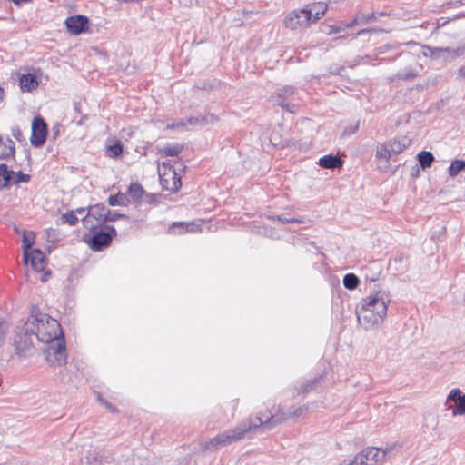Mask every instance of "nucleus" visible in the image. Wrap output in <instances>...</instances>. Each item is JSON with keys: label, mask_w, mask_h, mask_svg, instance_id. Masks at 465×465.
<instances>
[{"label": "nucleus", "mask_w": 465, "mask_h": 465, "mask_svg": "<svg viewBox=\"0 0 465 465\" xmlns=\"http://www.w3.org/2000/svg\"><path fill=\"white\" fill-rule=\"evenodd\" d=\"M286 27L295 30L298 27H305L311 23L308 15L303 8L298 11H292L287 15L284 19Z\"/></svg>", "instance_id": "11"}, {"label": "nucleus", "mask_w": 465, "mask_h": 465, "mask_svg": "<svg viewBox=\"0 0 465 465\" xmlns=\"http://www.w3.org/2000/svg\"><path fill=\"white\" fill-rule=\"evenodd\" d=\"M343 285L348 290H354L356 289L360 284V279L359 277L354 273H347L343 277Z\"/></svg>", "instance_id": "24"}, {"label": "nucleus", "mask_w": 465, "mask_h": 465, "mask_svg": "<svg viewBox=\"0 0 465 465\" xmlns=\"http://www.w3.org/2000/svg\"><path fill=\"white\" fill-rule=\"evenodd\" d=\"M457 74H458V77H459V78H461V79H464V78H465V65L460 66V67L458 69Z\"/></svg>", "instance_id": "47"}, {"label": "nucleus", "mask_w": 465, "mask_h": 465, "mask_svg": "<svg viewBox=\"0 0 465 465\" xmlns=\"http://www.w3.org/2000/svg\"><path fill=\"white\" fill-rule=\"evenodd\" d=\"M4 99V89L0 87V104L3 102Z\"/></svg>", "instance_id": "55"}, {"label": "nucleus", "mask_w": 465, "mask_h": 465, "mask_svg": "<svg viewBox=\"0 0 465 465\" xmlns=\"http://www.w3.org/2000/svg\"><path fill=\"white\" fill-rule=\"evenodd\" d=\"M88 118V115L87 114H81V117L79 120L76 121V124L78 126H82L85 123V120Z\"/></svg>", "instance_id": "46"}, {"label": "nucleus", "mask_w": 465, "mask_h": 465, "mask_svg": "<svg viewBox=\"0 0 465 465\" xmlns=\"http://www.w3.org/2000/svg\"><path fill=\"white\" fill-rule=\"evenodd\" d=\"M183 148V145L180 144H168L163 147V152L166 156H177Z\"/></svg>", "instance_id": "28"}, {"label": "nucleus", "mask_w": 465, "mask_h": 465, "mask_svg": "<svg viewBox=\"0 0 465 465\" xmlns=\"http://www.w3.org/2000/svg\"><path fill=\"white\" fill-rule=\"evenodd\" d=\"M98 401L101 402V404H104L109 411L113 413L117 412V409L112 403L103 399L101 396H98Z\"/></svg>", "instance_id": "40"}, {"label": "nucleus", "mask_w": 465, "mask_h": 465, "mask_svg": "<svg viewBox=\"0 0 465 465\" xmlns=\"http://www.w3.org/2000/svg\"><path fill=\"white\" fill-rule=\"evenodd\" d=\"M344 25H331L330 33L337 34L341 33L344 29Z\"/></svg>", "instance_id": "43"}, {"label": "nucleus", "mask_w": 465, "mask_h": 465, "mask_svg": "<svg viewBox=\"0 0 465 465\" xmlns=\"http://www.w3.org/2000/svg\"><path fill=\"white\" fill-rule=\"evenodd\" d=\"M75 212V214H84L86 211V209L84 207H80V208H77L75 210H74Z\"/></svg>", "instance_id": "52"}, {"label": "nucleus", "mask_w": 465, "mask_h": 465, "mask_svg": "<svg viewBox=\"0 0 465 465\" xmlns=\"http://www.w3.org/2000/svg\"><path fill=\"white\" fill-rule=\"evenodd\" d=\"M47 124L41 116L35 117L32 122L31 144L34 147H41L45 144L47 136Z\"/></svg>", "instance_id": "6"}, {"label": "nucleus", "mask_w": 465, "mask_h": 465, "mask_svg": "<svg viewBox=\"0 0 465 465\" xmlns=\"http://www.w3.org/2000/svg\"><path fill=\"white\" fill-rule=\"evenodd\" d=\"M328 6L323 2L312 3L307 5L303 10L308 15L311 22H316L324 15Z\"/></svg>", "instance_id": "13"}, {"label": "nucleus", "mask_w": 465, "mask_h": 465, "mask_svg": "<svg viewBox=\"0 0 465 465\" xmlns=\"http://www.w3.org/2000/svg\"><path fill=\"white\" fill-rule=\"evenodd\" d=\"M120 219H128V216L110 210V214L107 215V222H115Z\"/></svg>", "instance_id": "38"}, {"label": "nucleus", "mask_w": 465, "mask_h": 465, "mask_svg": "<svg viewBox=\"0 0 465 465\" xmlns=\"http://www.w3.org/2000/svg\"><path fill=\"white\" fill-rule=\"evenodd\" d=\"M277 219L284 223H299L300 220L298 219H295V218H288L286 217L285 215H279L277 216Z\"/></svg>", "instance_id": "42"}, {"label": "nucleus", "mask_w": 465, "mask_h": 465, "mask_svg": "<svg viewBox=\"0 0 465 465\" xmlns=\"http://www.w3.org/2000/svg\"><path fill=\"white\" fill-rule=\"evenodd\" d=\"M307 411L308 406L303 405L293 411H289L288 412L279 411L277 413L272 414L271 411H267L266 413L262 416L249 417L242 420L236 428L220 433L210 440L205 443L203 448L205 450H212L230 445L246 437L250 438L258 430L263 432L271 430L278 424L286 421L289 418H299Z\"/></svg>", "instance_id": "2"}, {"label": "nucleus", "mask_w": 465, "mask_h": 465, "mask_svg": "<svg viewBox=\"0 0 465 465\" xmlns=\"http://www.w3.org/2000/svg\"><path fill=\"white\" fill-rule=\"evenodd\" d=\"M390 150L393 154H399L403 152L409 145V140L404 137L401 140L394 139L389 142Z\"/></svg>", "instance_id": "22"}, {"label": "nucleus", "mask_w": 465, "mask_h": 465, "mask_svg": "<svg viewBox=\"0 0 465 465\" xmlns=\"http://www.w3.org/2000/svg\"><path fill=\"white\" fill-rule=\"evenodd\" d=\"M31 180V176L29 174L24 173L22 171L15 172L14 176H12V184H19L21 183H29Z\"/></svg>", "instance_id": "31"}, {"label": "nucleus", "mask_w": 465, "mask_h": 465, "mask_svg": "<svg viewBox=\"0 0 465 465\" xmlns=\"http://www.w3.org/2000/svg\"><path fill=\"white\" fill-rule=\"evenodd\" d=\"M10 2H13L16 6L20 7L24 4L31 3L33 0H9Z\"/></svg>", "instance_id": "44"}, {"label": "nucleus", "mask_w": 465, "mask_h": 465, "mask_svg": "<svg viewBox=\"0 0 465 465\" xmlns=\"http://www.w3.org/2000/svg\"><path fill=\"white\" fill-rule=\"evenodd\" d=\"M127 193L134 201H141L145 194L144 189L138 183H132L128 187Z\"/></svg>", "instance_id": "23"}, {"label": "nucleus", "mask_w": 465, "mask_h": 465, "mask_svg": "<svg viewBox=\"0 0 465 465\" xmlns=\"http://www.w3.org/2000/svg\"><path fill=\"white\" fill-rule=\"evenodd\" d=\"M425 48L428 52H425L424 54L426 56H430L432 59H446L447 56L450 55L452 57H460L465 54L464 46H459L457 48L425 46Z\"/></svg>", "instance_id": "8"}, {"label": "nucleus", "mask_w": 465, "mask_h": 465, "mask_svg": "<svg viewBox=\"0 0 465 465\" xmlns=\"http://www.w3.org/2000/svg\"><path fill=\"white\" fill-rule=\"evenodd\" d=\"M418 173H419V169L417 168V169H416V172L411 173V175H412V176H416V175H418Z\"/></svg>", "instance_id": "57"}, {"label": "nucleus", "mask_w": 465, "mask_h": 465, "mask_svg": "<svg viewBox=\"0 0 465 465\" xmlns=\"http://www.w3.org/2000/svg\"><path fill=\"white\" fill-rule=\"evenodd\" d=\"M463 170H465V161L454 160L449 166L448 173L450 177H456Z\"/></svg>", "instance_id": "25"}, {"label": "nucleus", "mask_w": 465, "mask_h": 465, "mask_svg": "<svg viewBox=\"0 0 465 465\" xmlns=\"http://www.w3.org/2000/svg\"><path fill=\"white\" fill-rule=\"evenodd\" d=\"M434 159V155L429 151H421L417 155V160L423 170L430 168Z\"/></svg>", "instance_id": "21"}, {"label": "nucleus", "mask_w": 465, "mask_h": 465, "mask_svg": "<svg viewBox=\"0 0 465 465\" xmlns=\"http://www.w3.org/2000/svg\"><path fill=\"white\" fill-rule=\"evenodd\" d=\"M173 227H179L181 228L182 230H184V227H186V232L189 231L188 227L189 225L188 224H185L183 223H173Z\"/></svg>", "instance_id": "50"}, {"label": "nucleus", "mask_w": 465, "mask_h": 465, "mask_svg": "<svg viewBox=\"0 0 465 465\" xmlns=\"http://www.w3.org/2000/svg\"><path fill=\"white\" fill-rule=\"evenodd\" d=\"M388 311L384 298L376 292L362 299L356 307L359 324L365 330H371L383 322Z\"/></svg>", "instance_id": "3"}, {"label": "nucleus", "mask_w": 465, "mask_h": 465, "mask_svg": "<svg viewBox=\"0 0 465 465\" xmlns=\"http://www.w3.org/2000/svg\"><path fill=\"white\" fill-rule=\"evenodd\" d=\"M143 196L145 197L144 202H146V203H152L154 200L153 194L145 193Z\"/></svg>", "instance_id": "49"}, {"label": "nucleus", "mask_w": 465, "mask_h": 465, "mask_svg": "<svg viewBox=\"0 0 465 465\" xmlns=\"http://www.w3.org/2000/svg\"><path fill=\"white\" fill-rule=\"evenodd\" d=\"M15 152V143L9 137L0 136V159L12 157Z\"/></svg>", "instance_id": "16"}, {"label": "nucleus", "mask_w": 465, "mask_h": 465, "mask_svg": "<svg viewBox=\"0 0 465 465\" xmlns=\"http://www.w3.org/2000/svg\"><path fill=\"white\" fill-rule=\"evenodd\" d=\"M373 29H362V30H360L358 33H357V35H363L367 32H370V31H372Z\"/></svg>", "instance_id": "54"}, {"label": "nucleus", "mask_w": 465, "mask_h": 465, "mask_svg": "<svg viewBox=\"0 0 465 465\" xmlns=\"http://www.w3.org/2000/svg\"><path fill=\"white\" fill-rule=\"evenodd\" d=\"M20 87L24 92H31L37 88L38 81L35 74L27 73L20 76Z\"/></svg>", "instance_id": "17"}, {"label": "nucleus", "mask_w": 465, "mask_h": 465, "mask_svg": "<svg viewBox=\"0 0 465 465\" xmlns=\"http://www.w3.org/2000/svg\"><path fill=\"white\" fill-rule=\"evenodd\" d=\"M12 134L15 138L19 139V136L21 135V131L18 128L13 129Z\"/></svg>", "instance_id": "51"}, {"label": "nucleus", "mask_w": 465, "mask_h": 465, "mask_svg": "<svg viewBox=\"0 0 465 465\" xmlns=\"http://www.w3.org/2000/svg\"><path fill=\"white\" fill-rule=\"evenodd\" d=\"M12 345L15 354L27 359L35 354L36 345L44 343L46 361L54 366L66 363L67 353L65 341L59 322L46 313L33 306L26 319H21L12 331Z\"/></svg>", "instance_id": "1"}, {"label": "nucleus", "mask_w": 465, "mask_h": 465, "mask_svg": "<svg viewBox=\"0 0 465 465\" xmlns=\"http://www.w3.org/2000/svg\"><path fill=\"white\" fill-rule=\"evenodd\" d=\"M160 183L163 189L170 193H176L182 186L181 176L173 166H170L168 173L160 175Z\"/></svg>", "instance_id": "10"}, {"label": "nucleus", "mask_w": 465, "mask_h": 465, "mask_svg": "<svg viewBox=\"0 0 465 465\" xmlns=\"http://www.w3.org/2000/svg\"><path fill=\"white\" fill-rule=\"evenodd\" d=\"M364 457L365 456L361 451L357 455H355L354 459L351 461H350V462L344 461L343 463H341L340 465H371V463L367 462V460H365Z\"/></svg>", "instance_id": "33"}, {"label": "nucleus", "mask_w": 465, "mask_h": 465, "mask_svg": "<svg viewBox=\"0 0 465 465\" xmlns=\"http://www.w3.org/2000/svg\"><path fill=\"white\" fill-rule=\"evenodd\" d=\"M66 29L69 33L79 35L88 31L89 19L84 15H72L65 20Z\"/></svg>", "instance_id": "9"}, {"label": "nucleus", "mask_w": 465, "mask_h": 465, "mask_svg": "<svg viewBox=\"0 0 465 465\" xmlns=\"http://www.w3.org/2000/svg\"><path fill=\"white\" fill-rule=\"evenodd\" d=\"M123 153V145L120 142L109 145L106 153L109 157L116 158Z\"/></svg>", "instance_id": "30"}, {"label": "nucleus", "mask_w": 465, "mask_h": 465, "mask_svg": "<svg viewBox=\"0 0 465 465\" xmlns=\"http://www.w3.org/2000/svg\"><path fill=\"white\" fill-rule=\"evenodd\" d=\"M14 174L15 172L8 170L5 163L0 164V190H4L11 186L12 176H14Z\"/></svg>", "instance_id": "19"}, {"label": "nucleus", "mask_w": 465, "mask_h": 465, "mask_svg": "<svg viewBox=\"0 0 465 465\" xmlns=\"http://www.w3.org/2000/svg\"><path fill=\"white\" fill-rule=\"evenodd\" d=\"M35 242V233L33 232H24L23 235V250H24V260L25 262H28L29 259V250L32 248L33 244Z\"/></svg>", "instance_id": "20"}, {"label": "nucleus", "mask_w": 465, "mask_h": 465, "mask_svg": "<svg viewBox=\"0 0 465 465\" xmlns=\"http://www.w3.org/2000/svg\"><path fill=\"white\" fill-rule=\"evenodd\" d=\"M204 117L203 115H199V116H190L187 118V123L189 125H193V126H205V123H204Z\"/></svg>", "instance_id": "36"}, {"label": "nucleus", "mask_w": 465, "mask_h": 465, "mask_svg": "<svg viewBox=\"0 0 465 465\" xmlns=\"http://www.w3.org/2000/svg\"><path fill=\"white\" fill-rule=\"evenodd\" d=\"M465 16V14H460L458 15V17H464Z\"/></svg>", "instance_id": "59"}, {"label": "nucleus", "mask_w": 465, "mask_h": 465, "mask_svg": "<svg viewBox=\"0 0 465 465\" xmlns=\"http://www.w3.org/2000/svg\"><path fill=\"white\" fill-rule=\"evenodd\" d=\"M45 253L39 249H33L29 252V259L31 266L37 272H42L45 268Z\"/></svg>", "instance_id": "14"}, {"label": "nucleus", "mask_w": 465, "mask_h": 465, "mask_svg": "<svg viewBox=\"0 0 465 465\" xmlns=\"http://www.w3.org/2000/svg\"><path fill=\"white\" fill-rule=\"evenodd\" d=\"M453 5H465V0H456L454 3H452Z\"/></svg>", "instance_id": "53"}, {"label": "nucleus", "mask_w": 465, "mask_h": 465, "mask_svg": "<svg viewBox=\"0 0 465 465\" xmlns=\"http://www.w3.org/2000/svg\"><path fill=\"white\" fill-rule=\"evenodd\" d=\"M357 25H361V18H360V12L357 13V15H355V17L348 24L344 25V27L345 28H351Z\"/></svg>", "instance_id": "41"}, {"label": "nucleus", "mask_w": 465, "mask_h": 465, "mask_svg": "<svg viewBox=\"0 0 465 465\" xmlns=\"http://www.w3.org/2000/svg\"><path fill=\"white\" fill-rule=\"evenodd\" d=\"M61 221L63 223H67L71 226H74L78 223V218L75 214V212L71 210L67 211L61 216Z\"/></svg>", "instance_id": "27"}, {"label": "nucleus", "mask_w": 465, "mask_h": 465, "mask_svg": "<svg viewBox=\"0 0 465 465\" xmlns=\"http://www.w3.org/2000/svg\"><path fill=\"white\" fill-rule=\"evenodd\" d=\"M391 154L389 144L381 145L376 151V157L385 159L386 161L391 158Z\"/></svg>", "instance_id": "32"}, {"label": "nucleus", "mask_w": 465, "mask_h": 465, "mask_svg": "<svg viewBox=\"0 0 465 465\" xmlns=\"http://www.w3.org/2000/svg\"><path fill=\"white\" fill-rule=\"evenodd\" d=\"M104 229L105 231H93L94 233L91 236L84 234V240L92 250L95 252L103 251L111 244L113 238L117 235V232L113 225H105Z\"/></svg>", "instance_id": "4"}, {"label": "nucleus", "mask_w": 465, "mask_h": 465, "mask_svg": "<svg viewBox=\"0 0 465 465\" xmlns=\"http://www.w3.org/2000/svg\"><path fill=\"white\" fill-rule=\"evenodd\" d=\"M81 103L80 102H74V110L75 113L83 114L81 112Z\"/></svg>", "instance_id": "48"}, {"label": "nucleus", "mask_w": 465, "mask_h": 465, "mask_svg": "<svg viewBox=\"0 0 465 465\" xmlns=\"http://www.w3.org/2000/svg\"><path fill=\"white\" fill-rule=\"evenodd\" d=\"M204 117V123H205V125H208V124H216L218 121H219V118L217 115H215L214 114H207L206 115H203Z\"/></svg>", "instance_id": "39"}, {"label": "nucleus", "mask_w": 465, "mask_h": 465, "mask_svg": "<svg viewBox=\"0 0 465 465\" xmlns=\"http://www.w3.org/2000/svg\"><path fill=\"white\" fill-rule=\"evenodd\" d=\"M358 130V124L355 127H351V130L350 131L351 134L355 133Z\"/></svg>", "instance_id": "56"}, {"label": "nucleus", "mask_w": 465, "mask_h": 465, "mask_svg": "<svg viewBox=\"0 0 465 465\" xmlns=\"http://www.w3.org/2000/svg\"><path fill=\"white\" fill-rule=\"evenodd\" d=\"M361 24L366 25L377 21L376 13H361L360 12Z\"/></svg>", "instance_id": "34"}, {"label": "nucleus", "mask_w": 465, "mask_h": 465, "mask_svg": "<svg viewBox=\"0 0 465 465\" xmlns=\"http://www.w3.org/2000/svg\"><path fill=\"white\" fill-rule=\"evenodd\" d=\"M296 95L297 93L292 86H284L277 92L276 103L286 111L294 113L297 105L292 103V101L295 99Z\"/></svg>", "instance_id": "7"}, {"label": "nucleus", "mask_w": 465, "mask_h": 465, "mask_svg": "<svg viewBox=\"0 0 465 465\" xmlns=\"http://www.w3.org/2000/svg\"><path fill=\"white\" fill-rule=\"evenodd\" d=\"M447 401L455 402L452 407L453 415H465V393L462 394L459 388L452 389L450 391Z\"/></svg>", "instance_id": "12"}, {"label": "nucleus", "mask_w": 465, "mask_h": 465, "mask_svg": "<svg viewBox=\"0 0 465 465\" xmlns=\"http://www.w3.org/2000/svg\"><path fill=\"white\" fill-rule=\"evenodd\" d=\"M319 381L320 377L306 381L304 383H302L297 388L298 393L301 394L310 391L314 388L315 384L318 383Z\"/></svg>", "instance_id": "29"}, {"label": "nucleus", "mask_w": 465, "mask_h": 465, "mask_svg": "<svg viewBox=\"0 0 465 465\" xmlns=\"http://www.w3.org/2000/svg\"><path fill=\"white\" fill-rule=\"evenodd\" d=\"M128 199L125 194L118 193L115 195H110L108 198V204L110 206H125L127 205Z\"/></svg>", "instance_id": "26"}, {"label": "nucleus", "mask_w": 465, "mask_h": 465, "mask_svg": "<svg viewBox=\"0 0 465 465\" xmlns=\"http://www.w3.org/2000/svg\"><path fill=\"white\" fill-rule=\"evenodd\" d=\"M361 452L365 456L364 458L367 462L371 463V465H377V463L383 460L386 456L384 450L373 447L366 448Z\"/></svg>", "instance_id": "15"}, {"label": "nucleus", "mask_w": 465, "mask_h": 465, "mask_svg": "<svg viewBox=\"0 0 465 465\" xmlns=\"http://www.w3.org/2000/svg\"><path fill=\"white\" fill-rule=\"evenodd\" d=\"M9 331V324L5 321H0V347L4 344Z\"/></svg>", "instance_id": "35"}, {"label": "nucleus", "mask_w": 465, "mask_h": 465, "mask_svg": "<svg viewBox=\"0 0 465 465\" xmlns=\"http://www.w3.org/2000/svg\"><path fill=\"white\" fill-rule=\"evenodd\" d=\"M319 164L325 169H338L343 165V161L337 155L328 154L320 158Z\"/></svg>", "instance_id": "18"}, {"label": "nucleus", "mask_w": 465, "mask_h": 465, "mask_svg": "<svg viewBox=\"0 0 465 465\" xmlns=\"http://www.w3.org/2000/svg\"><path fill=\"white\" fill-rule=\"evenodd\" d=\"M416 76H417V74L412 70L403 71V72L399 73V74H398V77L401 80H412Z\"/></svg>", "instance_id": "37"}, {"label": "nucleus", "mask_w": 465, "mask_h": 465, "mask_svg": "<svg viewBox=\"0 0 465 465\" xmlns=\"http://www.w3.org/2000/svg\"><path fill=\"white\" fill-rule=\"evenodd\" d=\"M188 124L187 123V118L184 120V119H182L180 120L179 122H177L176 124H173L172 125V127H184Z\"/></svg>", "instance_id": "45"}, {"label": "nucleus", "mask_w": 465, "mask_h": 465, "mask_svg": "<svg viewBox=\"0 0 465 465\" xmlns=\"http://www.w3.org/2000/svg\"><path fill=\"white\" fill-rule=\"evenodd\" d=\"M109 214L110 209L104 203L90 205L88 212L82 219L83 225L89 231H94L107 222V215Z\"/></svg>", "instance_id": "5"}, {"label": "nucleus", "mask_w": 465, "mask_h": 465, "mask_svg": "<svg viewBox=\"0 0 465 465\" xmlns=\"http://www.w3.org/2000/svg\"><path fill=\"white\" fill-rule=\"evenodd\" d=\"M418 173H419V169L417 168V169H416V172L411 173V175H412V176H416V175H418Z\"/></svg>", "instance_id": "58"}]
</instances>
